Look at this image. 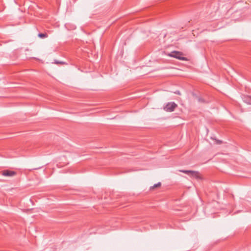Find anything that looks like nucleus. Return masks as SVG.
I'll return each mask as SVG.
<instances>
[{
    "instance_id": "nucleus-1",
    "label": "nucleus",
    "mask_w": 251,
    "mask_h": 251,
    "mask_svg": "<svg viewBox=\"0 0 251 251\" xmlns=\"http://www.w3.org/2000/svg\"><path fill=\"white\" fill-rule=\"evenodd\" d=\"M169 56L177 58L180 60H187V59L185 57L182 56V53L178 51H173L168 54Z\"/></svg>"
},
{
    "instance_id": "nucleus-4",
    "label": "nucleus",
    "mask_w": 251,
    "mask_h": 251,
    "mask_svg": "<svg viewBox=\"0 0 251 251\" xmlns=\"http://www.w3.org/2000/svg\"><path fill=\"white\" fill-rule=\"evenodd\" d=\"M16 174V172L9 170H5L1 172L2 175L5 176H13Z\"/></svg>"
},
{
    "instance_id": "nucleus-9",
    "label": "nucleus",
    "mask_w": 251,
    "mask_h": 251,
    "mask_svg": "<svg viewBox=\"0 0 251 251\" xmlns=\"http://www.w3.org/2000/svg\"><path fill=\"white\" fill-rule=\"evenodd\" d=\"M199 100L200 101H201V102H203V101H204V100H203L202 99H199Z\"/></svg>"
},
{
    "instance_id": "nucleus-5",
    "label": "nucleus",
    "mask_w": 251,
    "mask_h": 251,
    "mask_svg": "<svg viewBox=\"0 0 251 251\" xmlns=\"http://www.w3.org/2000/svg\"><path fill=\"white\" fill-rule=\"evenodd\" d=\"M38 36L41 38H44L48 37V34L47 33H40L38 34Z\"/></svg>"
},
{
    "instance_id": "nucleus-8",
    "label": "nucleus",
    "mask_w": 251,
    "mask_h": 251,
    "mask_svg": "<svg viewBox=\"0 0 251 251\" xmlns=\"http://www.w3.org/2000/svg\"><path fill=\"white\" fill-rule=\"evenodd\" d=\"M249 103L251 104V96L249 97Z\"/></svg>"
},
{
    "instance_id": "nucleus-6",
    "label": "nucleus",
    "mask_w": 251,
    "mask_h": 251,
    "mask_svg": "<svg viewBox=\"0 0 251 251\" xmlns=\"http://www.w3.org/2000/svg\"><path fill=\"white\" fill-rule=\"evenodd\" d=\"M161 185V183L160 182H158L156 184H155L152 187V189H154L155 188H157L158 187H159Z\"/></svg>"
},
{
    "instance_id": "nucleus-2",
    "label": "nucleus",
    "mask_w": 251,
    "mask_h": 251,
    "mask_svg": "<svg viewBox=\"0 0 251 251\" xmlns=\"http://www.w3.org/2000/svg\"><path fill=\"white\" fill-rule=\"evenodd\" d=\"M177 107V105L175 102H170L164 107V110L168 112H171L175 110Z\"/></svg>"
},
{
    "instance_id": "nucleus-11",
    "label": "nucleus",
    "mask_w": 251,
    "mask_h": 251,
    "mask_svg": "<svg viewBox=\"0 0 251 251\" xmlns=\"http://www.w3.org/2000/svg\"><path fill=\"white\" fill-rule=\"evenodd\" d=\"M176 94H178V95H180V93L179 91H178L177 92H175Z\"/></svg>"
},
{
    "instance_id": "nucleus-10",
    "label": "nucleus",
    "mask_w": 251,
    "mask_h": 251,
    "mask_svg": "<svg viewBox=\"0 0 251 251\" xmlns=\"http://www.w3.org/2000/svg\"><path fill=\"white\" fill-rule=\"evenodd\" d=\"M217 143H218V144H221V143H222V141H220V140H218V141H217Z\"/></svg>"
},
{
    "instance_id": "nucleus-7",
    "label": "nucleus",
    "mask_w": 251,
    "mask_h": 251,
    "mask_svg": "<svg viewBox=\"0 0 251 251\" xmlns=\"http://www.w3.org/2000/svg\"><path fill=\"white\" fill-rule=\"evenodd\" d=\"M55 63L56 64H65V63L63 62H59V61H55Z\"/></svg>"
},
{
    "instance_id": "nucleus-3",
    "label": "nucleus",
    "mask_w": 251,
    "mask_h": 251,
    "mask_svg": "<svg viewBox=\"0 0 251 251\" xmlns=\"http://www.w3.org/2000/svg\"><path fill=\"white\" fill-rule=\"evenodd\" d=\"M178 171L187 174L189 176L196 178H200L199 173L197 171L184 170H179Z\"/></svg>"
}]
</instances>
